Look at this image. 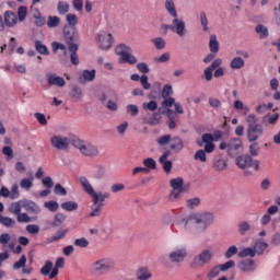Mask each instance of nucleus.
<instances>
[{
  "label": "nucleus",
  "instance_id": "nucleus-17",
  "mask_svg": "<svg viewBox=\"0 0 280 280\" xmlns=\"http://www.w3.org/2000/svg\"><path fill=\"white\" fill-rule=\"evenodd\" d=\"M46 81L48 82L49 86H59V89H62L65 84V78L58 77L56 73H47L46 74Z\"/></svg>",
  "mask_w": 280,
  "mask_h": 280
},
{
  "label": "nucleus",
  "instance_id": "nucleus-51",
  "mask_svg": "<svg viewBox=\"0 0 280 280\" xmlns=\"http://www.w3.org/2000/svg\"><path fill=\"white\" fill-rule=\"evenodd\" d=\"M57 10L59 14H67V12H69V3L59 1L57 4Z\"/></svg>",
  "mask_w": 280,
  "mask_h": 280
},
{
  "label": "nucleus",
  "instance_id": "nucleus-30",
  "mask_svg": "<svg viewBox=\"0 0 280 280\" xmlns=\"http://www.w3.org/2000/svg\"><path fill=\"white\" fill-rule=\"evenodd\" d=\"M209 47L211 54H218L220 51V43H218V37L215 35L210 36Z\"/></svg>",
  "mask_w": 280,
  "mask_h": 280
},
{
  "label": "nucleus",
  "instance_id": "nucleus-39",
  "mask_svg": "<svg viewBox=\"0 0 280 280\" xmlns=\"http://www.w3.org/2000/svg\"><path fill=\"white\" fill-rule=\"evenodd\" d=\"M240 235H246L248 231L250 230V223L248 221H242L237 225Z\"/></svg>",
  "mask_w": 280,
  "mask_h": 280
},
{
  "label": "nucleus",
  "instance_id": "nucleus-35",
  "mask_svg": "<svg viewBox=\"0 0 280 280\" xmlns=\"http://www.w3.org/2000/svg\"><path fill=\"white\" fill-rule=\"evenodd\" d=\"M23 208V200L16 201L11 203L9 207L10 213H13L14 215H19L21 213V209Z\"/></svg>",
  "mask_w": 280,
  "mask_h": 280
},
{
  "label": "nucleus",
  "instance_id": "nucleus-43",
  "mask_svg": "<svg viewBox=\"0 0 280 280\" xmlns=\"http://www.w3.org/2000/svg\"><path fill=\"white\" fill-rule=\"evenodd\" d=\"M255 32L258 33V35L260 36V38H268V27L258 24L255 27Z\"/></svg>",
  "mask_w": 280,
  "mask_h": 280
},
{
  "label": "nucleus",
  "instance_id": "nucleus-15",
  "mask_svg": "<svg viewBox=\"0 0 280 280\" xmlns=\"http://www.w3.org/2000/svg\"><path fill=\"white\" fill-rule=\"evenodd\" d=\"M67 44L69 45L70 51V60L72 65L78 66L80 65V59L78 58V44L73 43V37H67Z\"/></svg>",
  "mask_w": 280,
  "mask_h": 280
},
{
  "label": "nucleus",
  "instance_id": "nucleus-19",
  "mask_svg": "<svg viewBox=\"0 0 280 280\" xmlns=\"http://www.w3.org/2000/svg\"><path fill=\"white\" fill-rule=\"evenodd\" d=\"M240 148H242V140L233 139L228 143V153L230 154V156H235Z\"/></svg>",
  "mask_w": 280,
  "mask_h": 280
},
{
  "label": "nucleus",
  "instance_id": "nucleus-41",
  "mask_svg": "<svg viewBox=\"0 0 280 280\" xmlns=\"http://www.w3.org/2000/svg\"><path fill=\"white\" fill-rule=\"evenodd\" d=\"M142 163L148 172H150V170H156V161L152 158L144 159Z\"/></svg>",
  "mask_w": 280,
  "mask_h": 280
},
{
  "label": "nucleus",
  "instance_id": "nucleus-62",
  "mask_svg": "<svg viewBox=\"0 0 280 280\" xmlns=\"http://www.w3.org/2000/svg\"><path fill=\"white\" fill-rule=\"evenodd\" d=\"M257 121H259V119L257 118V115L255 114H249L246 117V122L248 124V126H257Z\"/></svg>",
  "mask_w": 280,
  "mask_h": 280
},
{
  "label": "nucleus",
  "instance_id": "nucleus-21",
  "mask_svg": "<svg viewBox=\"0 0 280 280\" xmlns=\"http://www.w3.org/2000/svg\"><path fill=\"white\" fill-rule=\"evenodd\" d=\"M31 16L34 19V24L36 27H43L45 25L46 20L43 18V14H40V11L38 9H32L31 10Z\"/></svg>",
  "mask_w": 280,
  "mask_h": 280
},
{
  "label": "nucleus",
  "instance_id": "nucleus-47",
  "mask_svg": "<svg viewBox=\"0 0 280 280\" xmlns=\"http://www.w3.org/2000/svg\"><path fill=\"white\" fill-rule=\"evenodd\" d=\"M234 108L236 110H244V115H248L250 112V108H248V106H244V103L240 100L234 102Z\"/></svg>",
  "mask_w": 280,
  "mask_h": 280
},
{
  "label": "nucleus",
  "instance_id": "nucleus-18",
  "mask_svg": "<svg viewBox=\"0 0 280 280\" xmlns=\"http://www.w3.org/2000/svg\"><path fill=\"white\" fill-rule=\"evenodd\" d=\"M22 207L27 211V213H34L37 215V213H40V207L32 200L24 199L22 200Z\"/></svg>",
  "mask_w": 280,
  "mask_h": 280
},
{
  "label": "nucleus",
  "instance_id": "nucleus-5",
  "mask_svg": "<svg viewBox=\"0 0 280 280\" xmlns=\"http://www.w3.org/2000/svg\"><path fill=\"white\" fill-rule=\"evenodd\" d=\"M117 56H119L120 65H137V57L132 55V48L126 44H120L115 49Z\"/></svg>",
  "mask_w": 280,
  "mask_h": 280
},
{
  "label": "nucleus",
  "instance_id": "nucleus-36",
  "mask_svg": "<svg viewBox=\"0 0 280 280\" xmlns=\"http://www.w3.org/2000/svg\"><path fill=\"white\" fill-rule=\"evenodd\" d=\"M35 49L42 56H49V49L40 40L35 42Z\"/></svg>",
  "mask_w": 280,
  "mask_h": 280
},
{
  "label": "nucleus",
  "instance_id": "nucleus-61",
  "mask_svg": "<svg viewBox=\"0 0 280 280\" xmlns=\"http://www.w3.org/2000/svg\"><path fill=\"white\" fill-rule=\"evenodd\" d=\"M172 141V136L166 135V136H162L156 140V143H159V145H167V143H171Z\"/></svg>",
  "mask_w": 280,
  "mask_h": 280
},
{
  "label": "nucleus",
  "instance_id": "nucleus-52",
  "mask_svg": "<svg viewBox=\"0 0 280 280\" xmlns=\"http://www.w3.org/2000/svg\"><path fill=\"white\" fill-rule=\"evenodd\" d=\"M152 43L156 49H165L166 43L165 39H163V37L153 38Z\"/></svg>",
  "mask_w": 280,
  "mask_h": 280
},
{
  "label": "nucleus",
  "instance_id": "nucleus-2",
  "mask_svg": "<svg viewBox=\"0 0 280 280\" xmlns=\"http://www.w3.org/2000/svg\"><path fill=\"white\" fill-rule=\"evenodd\" d=\"M213 213L200 212L189 214L183 223L186 231H207L213 224Z\"/></svg>",
  "mask_w": 280,
  "mask_h": 280
},
{
  "label": "nucleus",
  "instance_id": "nucleus-42",
  "mask_svg": "<svg viewBox=\"0 0 280 280\" xmlns=\"http://www.w3.org/2000/svg\"><path fill=\"white\" fill-rule=\"evenodd\" d=\"M195 161H200V163H207V152L202 149L196 151Z\"/></svg>",
  "mask_w": 280,
  "mask_h": 280
},
{
  "label": "nucleus",
  "instance_id": "nucleus-57",
  "mask_svg": "<svg viewBox=\"0 0 280 280\" xmlns=\"http://www.w3.org/2000/svg\"><path fill=\"white\" fill-rule=\"evenodd\" d=\"M172 93H174V91L172 90V86L170 84H165L162 90L163 100H167V97H170Z\"/></svg>",
  "mask_w": 280,
  "mask_h": 280
},
{
  "label": "nucleus",
  "instance_id": "nucleus-60",
  "mask_svg": "<svg viewBox=\"0 0 280 280\" xmlns=\"http://www.w3.org/2000/svg\"><path fill=\"white\" fill-rule=\"evenodd\" d=\"M234 255H237V246L232 245L225 252V259H231Z\"/></svg>",
  "mask_w": 280,
  "mask_h": 280
},
{
  "label": "nucleus",
  "instance_id": "nucleus-50",
  "mask_svg": "<svg viewBox=\"0 0 280 280\" xmlns=\"http://www.w3.org/2000/svg\"><path fill=\"white\" fill-rule=\"evenodd\" d=\"M60 25V18L58 16H48L47 26L48 27H58Z\"/></svg>",
  "mask_w": 280,
  "mask_h": 280
},
{
  "label": "nucleus",
  "instance_id": "nucleus-34",
  "mask_svg": "<svg viewBox=\"0 0 280 280\" xmlns=\"http://www.w3.org/2000/svg\"><path fill=\"white\" fill-rule=\"evenodd\" d=\"M51 270H54V262H51L50 260H47L45 265L42 267L39 272L40 275H43V277H48L49 279V275H51Z\"/></svg>",
  "mask_w": 280,
  "mask_h": 280
},
{
  "label": "nucleus",
  "instance_id": "nucleus-13",
  "mask_svg": "<svg viewBox=\"0 0 280 280\" xmlns=\"http://www.w3.org/2000/svg\"><path fill=\"white\" fill-rule=\"evenodd\" d=\"M2 198H10V200H18L21 198V191L19 190V184H13L11 189L5 186L1 187Z\"/></svg>",
  "mask_w": 280,
  "mask_h": 280
},
{
  "label": "nucleus",
  "instance_id": "nucleus-38",
  "mask_svg": "<svg viewBox=\"0 0 280 280\" xmlns=\"http://www.w3.org/2000/svg\"><path fill=\"white\" fill-rule=\"evenodd\" d=\"M255 255H257L255 252V247H246L238 253V257L243 259L244 257H255Z\"/></svg>",
  "mask_w": 280,
  "mask_h": 280
},
{
  "label": "nucleus",
  "instance_id": "nucleus-28",
  "mask_svg": "<svg viewBox=\"0 0 280 280\" xmlns=\"http://www.w3.org/2000/svg\"><path fill=\"white\" fill-rule=\"evenodd\" d=\"M164 5L170 16H172L173 19H178V12H176V5H174V0H165Z\"/></svg>",
  "mask_w": 280,
  "mask_h": 280
},
{
  "label": "nucleus",
  "instance_id": "nucleus-63",
  "mask_svg": "<svg viewBox=\"0 0 280 280\" xmlns=\"http://www.w3.org/2000/svg\"><path fill=\"white\" fill-rule=\"evenodd\" d=\"M127 113L131 115V117H137V115H139V107L137 105H128Z\"/></svg>",
  "mask_w": 280,
  "mask_h": 280
},
{
  "label": "nucleus",
  "instance_id": "nucleus-14",
  "mask_svg": "<svg viewBox=\"0 0 280 280\" xmlns=\"http://www.w3.org/2000/svg\"><path fill=\"white\" fill-rule=\"evenodd\" d=\"M264 135V126L256 125V126H248L247 127V139L250 143L257 141L259 137Z\"/></svg>",
  "mask_w": 280,
  "mask_h": 280
},
{
  "label": "nucleus",
  "instance_id": "nucleus-25",
  "mask_svg": "<svg viewBox=\"0 0 280 280\" xmlns=\"http://www.w3.org/2000/svg\"><path fill=\"white\" fill-rule=\"evenodd\" d=\"M136 277L138 280H149L152 279V272H150L148 267H141L137 270Z\"/></svg>",
  "mask_w": 280,
  "mask_h": 280
},
{
  "label": "nucleus",
  "instance_id": "nucleus-22",
  "mask_svg": "<svg viewBox=\"0 0 280 280\" xmlns=\"http://www.w3.org/2000/svg\"><path fill=\"white\" fill-rule=\"evenodd\" d=\"M170 158V151H165L160 158V163L163 165V170L166 174L172 172V161L167 160Z\"/></svg>",
  "mask_w": 280,
  "mask_h": 280
},
{
  "label": "nucleus",
  "instance_id": "nucleus-48",
  "mask_svg": "<svg viewBox=\"0 0 280 280\" xmlns=\"http://www.w3.org/2000/svg\"><path fill=\"white\" fill-rule=\"evenodd\" d=\"M142 108L143 110L154 112L156 110V108H159V104L156 103V101H150L149 103H143Z\"/></svg>",
  "mask_w": 280,
  "mask_h": 280
},
{
  "label": "nucleus",
  "instance_id": "nucleus-6",
  "mask_svg": "<svg viewBox=\"0 0 280 280\" xmlns=\"http://www.w3.org/2000/svg\"><path fill=\"white\" fill-rule=\"evenodd\" d=\"M213 255H215V253L212 248L203 249L190 261V268L196 270V268L205 267L206 264H209V261L213 259Z\"/></svg>",
  "mask_w": 280,
  "mask_h": 280
},
{
  "label": "nucleus",
  "instance_id": "nucleus-23",
  "mask_svg": "<svg viewBox=\"0 0 280 280\" xmlns=\"http://www.w3.org/2000/svg\"><path fill=\"white\" fill-rule=\"evenodd\" d=\"M236 165H238L241 170H246V167L253 165V158L249 155H241L236 159Z\"/></svg>",
  "mask_w": 280,
  "mask_h": 280
},
{
  "label": "nucleus",
  "instance_id": "nucleus-49",
  "mask_svg": "<svg viewBox=\"0 0 280 280\" xmlns=\"http://www.w3.org/2000/svg\"><path fill=\"white\" fill-rule=\"evenodd\" d=\"M65 220H67V215L66 214L57 213L55 215L52 226H60V224H62V222H65Z\"/></svg>",
  "mask_w": 280,
  "mask_h": 280
},
{
  "label": "nucleus",
  "instance_id": "nucleus-12",
  "mask_svg": "<svg viewBox=\"0 0 280 280\" xmlns=\"http://www.w3.org/2000/svg\"><path fill=\"white\" fill-rule=\"evenodd\" d=\"M71 140L65 136L56 135L50 138V145L56 150H67Z\"/></svg>",
  "mask_w": 280,
  "mask_h": 280
},
{
  "label": "nucleus",
  "instance_id": "nucleus-56",
  "mask_svg": "<svg viewBox=\"0 0 280 280\" xmlns=\"http://www.w3.org/2000/svg\"><path fill=\"white\" fill-rule=\"evenodd\" d=\"M89 244V240L85 237L77 238L74 241V246H78L79 248H88Z\"/></svg>",
  "mask_w": 280,
  "mask_h": 280
},
{
  "label": "nucleus",
  "instance_id": "nucleus-54",
  "mask_svg": "<svg viewBox=\"0 0 280 280\" xmlns=\"http://www.w3.org/2000/svg\"><path fill=\"white\" fill-rule=\"evenodd\" d=\"M25 264H27V258L23 255L21 256L20 261H16L13 265V270H21V268H25Z\"/></svg>",
  "mask_w": 280,
  "mask_h": 280
},
{
  "label": "nucleus",
  "instance_id": "nucleus-55",
  "mask_svg": "<svg viewBox=\"0 0 280 280\" xmlns=\"http://www.w3.org/2000/svg\"><path fill=\"white\" fill-rule=\"evenodd\" d=\"M26 231L31 235H38V233H40V226H38L37 224H28L26 225Z\"/></svg>",
  "mask_w": 280,
  "mask_h": 280
},
{
  "label": "nucleus",
  "instance_id": "nucleus-29",
  "mask_svg": "<svg viewBox=\"0 0 280 280\" xmlns=\"http://www.w3.org/2000/svg\"><path fill=\"white\" fill-rule=\"evenodd\" d=\"M245 66H246V62L243 60L242 57H234L230 62L231 69H234V70L244 69Z\"/></svg>",
  "mask_w": 280,
  "mask_h": 280
},
{
  "label": "nucleus",
  "instance_id": "nucleus-53",
  "mask_svg": "<svg viewBox=\"0 0 280 280\" xmlns=\"http://www.w3.org/2000/svg\"><path fill=\"white\" fill-rule=\"evenodd\" d=\"M66 20L67 23L71 26V27H75L77 23H78V15L77 14H72L69 13L66 15Z\"/></svg>",
  "mask_w": 280,
  "mask_h": 280
},
{
  "label": "nucleus",
  "instance_id": "nucleus-58",
  "mask_svg": "<svg viewBox=\"0 0 280 280\" xmlns=\"http://www.w3.org/2000/svg\"><path fill=\"white\" fill-rule=\"evenodd\" d=\"M214 170H217V172H224V170H226V161L225 160H218L214 163Z\"/></svg>",
  "mask_w": 280,
  "mask_h": 280
},
{
  "label": "nucleus",
  "instance_id": "nucleus-32",
  "mask_svg": "<svg viewBox=\"0 0 280 280\" xmlns=\"http://www.w3.org/2000/svg\"><path fill=\"white\" fill-rule=\"evenodd\" d=\"M66 235H67V230H59L54 236L48 237L46 242L47 244H54V242L63 240Z\"/></svg>",
  "mask_w": 280,
  "mask_h": 280
},
{
  "label": "nucleus",
  "instance_id": "nucleus-11",
  "mask_svg": "<svg viewBox=\"0 0 280 280\" xmlns=\"http://www.w3.org/2000/svg\"><path fill=\"white\" fill-rule=\"evenodd\" d=\"M168 259L172 264H183L187 259V247L178 246L175 247L170 254Z\"/></svg>",
  "mask_w": 280,
  "mask_h": 280
},
{
  "label": "nucleus",
  "instance_id": "nucleus-8",
  "mask_svg": "<svg viewBox=\"0 0 280 280\" xmlns=\"http://www.w3.org/2000/svg\"><path fill=\"white\" fill-rule=\"evenodd\" d=\"M74 147L81 154H83V156H97V154H100V149L86 141L77 140L74 141Z\"/></svg>",
  "mask_w": 280,
  "mask_h": 280
},
{
  "label": "nucleus",
  "instance_id": "nucleus-9",
  "mask_svg": "<svg viewBox=\"0 0 280 280\" xmlns=\"http://www.w3.org/2000/svg\"><path fill=\"white\" fill-rule=\"evenodd\" d=\"M218 139H220V133H214V136L211 133H203L201 136V141H197V145L202 148V143H206L203 151L211 154L215 150V144H213V141H218Z\"/></svg>",
  "mask_w": 280,
  "mask_h": 280
},
{
  "label": "nucleus",
  "instance_id": "nucleus-20",
  "mask_svg": "<svg viewBox=\"0 0 280 280\" xmlns=\"http://www.w3.org/2000/svg\"><path fill=\"white\" fill-rule=\"evenodd\" d=\"M16 23H19V15H16V13H14L12 11H7L4 13V24L8 27H14V25H16Z\"/></svg>",
  "mask_w": 280,
  "mask_h": 280
},
{
  "label": "nucleus",
  "instance_id": "nucleus-59",
  "mask_svg": "<svg viewBox=\"0 0 280 280\" xmlns=\"http://www.w3.org/2000/svg\"><path fill=\"white\" fill-rule=\"evenodd\" d=\"M19 21L23 22L27 18V7H20L18 9Z\"/></svg>",
  "mask_w": 280,
  "mask_h": 280
},
{
  "label": "nucleus",
  "instance_id": "nucleus-7",
  "mask_svg": "<svg viewBox=\"0 0 280 280\" xmlns=\"http://www.w3.org/2000/svg\"><path fill=\"white\" fill-rule=\"evenodd\" d=\"M162 28L164 30L165 34H167V30H171V32H173V34H177L179 38H185V36H187V26L185 21L178 18H174L172 24H164Z\"/></svg>",
  "mask_w": 280,
  "mask_h": 280
},
{
  "label": "nucleus",
  "instance_id": "nucleus-10",
  "mask_svg": "<svg viewBox=\"0 0 280 280\" xmlns=\"http://www.w3.org/2000/svg\"><path fill=\"white\" fill-rule=\"evenodd\" d=\"M96 43L100 49H102L103 51H107V49H110V47H113V34L106 31H101L96 36Z\"/></svg>",
  "mask_w": 280,
  "mask_h": 280
},
{
  "label": "nucleus",
  "instance_id": "nucleus-33",
  "mask_svg": "<svg viewBox=\"0 0 280 280\" xmlns=\"http://www.w3.org/2000/svg\"><path fill=\"white\" fill-rule=\"evenodd\" d=\"M266 248H268V243H266L261 240L256 241V243L254 245L256 255H264V250H266Z\"/></svg>",
  "mask_w": 280,
  "mask_h": 280
},
{
  "label": "nucleus",
  "instance_id": "nucleus-37",
  "mask_svg": "<svg viewBox=\"0 0 280 280\" xmlns=\"http://www.w3.org/2000/svg\"><path fill=\"white\" fill-rule=\"evenodd\" d=\"M61 209H63V211H78V202L75 201H66L63 203H61Z\"/></svg>",
  "mask_w": 280,
  "mask_h": 280
},
{
  "label": "nucleus",
  "instance_id": "nucleus-4",
  "mask_svg": "<svg viewBox=\"0 0 280 280\" xmlns=\"http://www.w3.org/2000/svg\"><path fill=\"white\" fill-rule=\"evenodd\" d=\"M170 187L172 188L168 200L170 202H178L185 194V179L183 177H176L170 180Z\"/></svg>",
  "mask_w": 280,
  "mask_h": 280
},
{
  "label": "nucleus",
  "instance_id": "nucleus-64",
  "mask_svg": "<svg viewBox=\"0 0 280 280\" xmlns=\"http://www.w3.org/2000/svg\"><path fill=\"white\" fill-rule=\"evenodd\" d=\"M42 184L46 189H51L54 187V179L51 177H44Z\"/></svg>",
  "mask_w": 280,
  "mask_h": 280
},
{
  "label": "nucleus",
  "instance_id": "nucleus-3",
  "mask_svg": "<svg viewBox=\"0 0 280 280\" xmlns=\"http://www.w3.org/2000/svg\"><path fill=\"white\" fill-rule=\"evenodd\" d=\"M110 270H115V260H113V258L102 257L90 265V272H92V275H97L98 277L110 272Z\"/></svg>",
  "mask_w": 280,
  "mask_h": 280
},
{
  "label": "nucleus",
  "instance_id": "nucleus-46",
  "mask_svg": "<svg viewBox=\"0 0 280 280\" xmlns=\"http://www.w3.org/2000/svg\"><path fill=\"white\" fill-rule=\"evenodd\" d=\"M45 209H48V211H51V213H56L59 209V205L57 201H46L44 203Z\"/></svg>",
  "mask_w": 280,
  "mask_h": 280
},
{
  "label": "nucleus",
  "instance_id": "nucleus-27",
  "mask_svg": "<svg viewBox=\"0 0 280 280\" xmlns=\"http://www.w3.org/2000/svg\"><path fill=\"white\" fill-rule=\"evenodd\" d=\"M170 148L175 152H180L185 148V145L183 144V140L180 138L174 137L171 139Z\"/></svg>",
  "mask_w": 280,
  "mask_h": 280
},
{
  "label": "nucleus",
  "instance_id": "nucleus-31",
  "mask_svg": "<svg viewBox=\"0 0 280 280\" xmlns=\"http://www.w3.org/2000/svg\"><path fill=\"white\" fill-rule=\"evenodd\" d=\"M21 189L25 191H30L34 187V177L22 178L20 182Z\"/></svg>",
  "mask_w": 280,
  "mask_h": 280
},
{
  "label": "nucleus",
  "instance_id": "nucleus-26",
  "mask_svg": "<svg viewBox=\"0 0 280 280\" xmlns=\"http://www.w3.org/2000/svg\"><path fill=\"white\" fill-rule=\"evenodd\" d=\"M60 268H65V258L62 257L57 258L55 267L49 275V279H56V277H58V270H60Z\"/></svg>",
  "mask_w": 280,
  "mask_h": 280
},
{
  "label": "nucleus",
  "instance_id": "nucleus-1",
  "mask_svg": "<svg viewBox=\"0 0 280 280\" xmlns=\"http://www.w3.org/2000/svg\"><path fill=\"white\" fill-rule=\"evenodd\" d=\"M80 185L83 191L92 198V211L90 212V218H100L102 215V210L104 209L105 200L110 198V192L95 191L93 184L86 177H80Z\"/></svg>",
  "mask_w": 280,
  "mask_h": 280
},
{
  "label": "nucleus",
  "instance_id": "nucleus-24",
  "mask_svg": "<svg viewBox=\"0 0 280 280\" xmlns=\"http://www.w3.org/2000/svg\"><path fill=\"white\" fill-rule=\"evenodd\" d=\"M238 268L242 272H253V270H255V261H253V259L242 260L238 264Z\"/></svg>",
  "mask_w": 280,
  "mask_h": 280
},
{
  "label": "nucleus",
  "instance_id": "nucleus-16",
  "mask_svg": "<svg viewBox=\"0 0 280 280\" xmlns=\"http://www.w3.org/2000/svg\"><path fill=\"white\" fill-rule=\"evenodd\" d=\"M222 66V59L218 58L212 63L203 70L205 80L207 82H211L213 80V71L218 69V67Z\"/></svg>",
  "mask_w": 280,
  "mask_h": 280
},
{
  "label": "nucleus",
  "instance_id": "nucleus-44",
  "mask_svg": "<svg viewBox=\"0 0 280 280\" xmlns=\"http://www.w3.org/2000/svg\"><path fill=\"white\" fill-rule=\"evenodd\" d=\"M82 78L86 82H93L95 80V70H84L82 72Z\"/></svg>",
  "mask_w": 280,
  "mask_h": 280
},
{
  "label": "nucleus",
  "instance_id": "nucleus-45",
  "mask_svg": "<svg viewBox=\"0 0 280 280\" xmlns=\"http://www.w3.org/2000/svg\"><path fill=\"white\" fill-rule=\"evenodd\" d=\"M0 224H3V226H7L8 229L14 226L15 222L10 217H3L0 214Z\"/></svg>",
  "mask_w": 280,
  "mask_h": 280
},
{
  "label": "nucleus",
  "instance_id": "nucleus-40",
  "mask_svg": "<svg viewBox=\"0 0 280 280\" xmlns=\"http://www.w3.org/2000/svg\"><path fill=\"white\" fill-rule=\"evenodd\" d=\"M202 32H209V19H207V14L205 12H200L199 14Z\"/></svg>",
  "mask_w": 280,
  "mask_h": 280
}]
</instances>
